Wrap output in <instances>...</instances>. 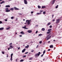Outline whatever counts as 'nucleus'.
Returning <instances> with one entry per match:
<instances>
[{"label":"nucleus","instance_id":"13d9d810","mask_svg":"<svg viewBox=\"0 0 62 62\" xmlns=\"http://www.w3.org/2000/svg\"><path fill=\"white\" fill-rule=\"evenodd\" d=\"M18 60V59H17L16 60V61H17Z\"/></svg>","mask_w":62,"mask_h":62},{"label":"nucleus","instance_id":"a878e982","mask_svg":"<svg viewBox=\"0 0 62 62\" xmlns=\"http://www.w3.org/2000/svg\"><path fill=\"white\" fill-rule=\"evenodd\" d=\"M23 61H24V60H23V59H22L20 61V62H23Z\"/></svg>","mask_w":62,"mask_h":62},{"label":"nucleus","instance_id":"0e129e2a","mask_svg":"<svg viewBox=\"0 0 62 62\" xmlns=\"http://www.w3.org/2000/svg\"><path fill=\"white\" fill-rule=\"evenodd\" d=\"M26 23H25L24 24H26Z\"/></svg>","mask_w":62,"mask_h":62},{"label":"nucleus","instance_id":"72a5a7b5","mask_svg":"<svg viewBox=\"0 0 62 62\" xmlns=\"http://www.w3.org/2000/svg\"><path fill=\"white\" fill-rule=\"evenodd\" d=\"M42 43V41H40L39 42V43H40V44H41V43Z\"/></svg>","mask_w":62,"mask_h":62},{"label":"nucleus","instance_id":"49530a36","mask_svg":"<svg viewBox=\"0 0 62 62\" xmlns=\"http://www.w3.org/2000/svg\"><path fill=\"white\" fill-rule=\"evenodd\" d=\"M33 11H32L31 12V14H33Z\"/></svg>","mask_w":62,"mask_h":62},{"label":"nucleus","instance_id":"052dcab7","mask_svg":"<svg viewBox=\"0 0 62 62\" xmlns=\"http://www.w3.org/2000/svg\"><path fill=\"white\" fill-rule=\"evenodd\" d=\"M32 58H30V60H31L32 59Z\"/></svg>","mask_w":62,"mask_h":62},{"label":"nucleus","instance_id":"a19ab883","mask_svg":"<svg viewBox=\"0 0 62 62\" xmlns=\"http://www.w3.org/2000/svg\"><path fill=\"white\" fill-rule=\"evenodd\" d=\"M26 57V55H25L24 56H23V57Z\"/></svg>","mask_w":62,"mask_h":62},{"label":"nucleus","instance_id":"423d86ee","mask_svg":"<svg viewBox=\"0 0 62 62\" xmlns=\"http://www.w3.org/2000/svg\"><path fill=\"white\" fill-rule=\"evenodd\" d=\"M60 21V19H58L57 20V21L56 23H59V22Z\"/></svg>","mask_w":62,"mask_h":62},{"label":"nucleus","instance_id":"5fc2aeb1","mask_svg":"<svg viewBox=\"0 0 62 62\" xmlns=\"http://www.w3.org/2000/svg\"><path fill=\"white\" fill-rule=\"evenodd\" d=\"M19 36L20 37H22V35H19Z\"/></svg>","mask_w":62,"mask_h":62},{"label":"nucleus","instance_id":"79ce46f5","mask_svg":"<svg viewBox=\"0 0 62 62\" xmlns=\"http://www.w3.org/2000/svg\"><path fill=\"white\" fill-rule=\"evenodd\" d=\"M38 31H36V34H37V33H38Z\"/></svg>","mask_w":62,"mask_h":62},{"label":"nucleus","instance_id":"39448f33","mask_svg":"<svg viewBox=\"0 0 62 62\" xmlns=\"http://www.w3.org/2000/svg\"><path fill=\"white\" fill-rule=\"evenodd\" d=\"M24 3L25 4H26V5H27V2L26 0H24Z\"/></svg>","mask_w":62,"mask_h":62},{"label":"nucleus","instance_id":"f03ea898","mask_svg":"<svg viewBox=\"0 0 62 62\" xmlns=\"http://www.w3.org/2000/svg\"><path fill=\"white\" fill-rule=\"evenodd\" d=\"M6 12H10V10H8V8H5Z\"/></svg>","mask_w":62,"mask_h":62},{"label":"nucleus","instance_id":"4be33fe9","mask_svg":"<svg viewBox=\"0 0 62 62\" xmlns=\"http://www.w3.org/2000/svg\"><path fill=\"white\" fill-rule=\"evenodd\" d=\"M42 31H45V29L44 28H42Z\"/></svg>","mask_w":62,"mask_h":62},{"label":"nucleus","instance_id":"338daca9","mask_svg":"<svg viewBox=\"0 0 62 62\" xmlns=\"http://www.w3.org/2000/svg\"><path fill=\"white\" fill-rule=\"evenodd\" d=\"M45 60V59H43V60L44 61Z\"/></svg>","mask_w":62,"mask_h":62},{"label":"nucleus","instance_id":"1a4fd4ad","mask_svg":"<svg viewBox=\"0 0 62 62\" xmlns=\"http://www.w3.org/2000/svg\"><path fill=\"white\" fill-rule=\"evenodd\" d=\"M56 0H54L52 2V4H54V2H55V1Z\"/></svg>","mask_w":62,"mask_h":62},{"label":"nucleus","instance_id":"f3484780","mask_svg":"<svg viewBox=\"0 0 62 62\" xmlns=\"http://www.w3.org/2000/svg\"><path fill=\"white\" fill-rule=\"evenodd\" d=\"M10 9L11 10H12V11H13V10H14V8H11Z\"/></svg>","mask_w":62,"mask_h":62},{"label":"nucleus","instance_id":"8fccbe9b","mask_svg":"<svg viewBox=\"0 0 62 62\" xmlns=\"http://www.w3.org/2000/svg\"><path fill=\"white\" fill-rule=\"evenodd\" d=\"M39 46V45H37V46L36 47V48H38V47Z\"/></svg>","mask_w":62,"mask_h":62},{"label":"nucleus","instance_id":"a211bd4d","mask_svg":"<svg viewBox=\"0 0 62 62\" xmlns=\"http://www.w3.org/2000/svg\"><path fill=\"white\" fill-rule=\"evenodd\" d=\"M41 14V13H37V15H39V14Z\"/></svg>","mask_w":62,"mask_h":62},{"label":"nucleus","instance_id":"dca6fc26","mask_svg":"<svg viewBox=\"0 0 62 62\" xmlns=\"http://www.w3.org/2000/svg\"><path fill=\"white\" fill-rule=\"evenodd\" d=\"M5 7L6 8H9L10 7V6L9 5H6L5 6Z\"/></svg>","mask_w":62,"mask_h":62},{"label":"nucleus","instance_id":"c756f323","mask_svg":"<svg viewBox=\"0 0 62 62\" xmlns=\"http://www.w3.org/2000/svg\"><path fill=\"white\" fill-rule=\"evenodd\" d=\"M14 18V17L13 16H12L11 17V19H12V20Z\"/></svg>","mask_w":62,"mask_h":62},{"label":"nucleus","instance_id":"f704fd0d","mask_svg":"<svg viewBox=\"0 0 62 62\" xmlns=\"http://www.w3.org/2000/svg\"><path fill=\"white\" fill-rule=\"evenodd\" d=\"M18 14L19 15H22V14L21 13H18Z\"/></svg>","mask_w":62,"mask_h":62},{"label":"nucleus","instance_id":"e433bc0d","mask_svg":"<svg viewBox=\"0 0 62 62\" xmlns=\"http://www.w3.org/2000/svg\"><path fill=\"white\" fill-rule=\"evenodd\" d=\"M40 12H43V10H40Z\"/></svg>","mask_w":62,"mask_h":62},{"label":"nucleus","instance_id":"393cba45","mask_svg":"<svg viewBox=\"0 0 62 62\" xmlns=\"http://www.w3.org/2000/svg\"><path fill=\"white\" fill-rule=\"evenodd\" d=\"M45 53V50H44L43 52V54H44Z\"/></svg>","mask_w":62,"mask_h":62},{"label":"nucleus","instance_id":"7ed1b4c3","mask_svg":"<svg viewBox=\"0 0 62 62\" xmlns=\"http://www.w3.org/2000/svg\"><path fill=\"white\" fill-rule=\"evenodd\" d=\"M26 22H28L27 23V24H28V25L30 24V21L29 20H26Z\"/></svg>","mask_w":62,"mask_h":62},{"label":"nucleus","instance_id":"4468645a","mask_svg":"<svg viewBox=\"0 0 62 62\" xmlns=\"http://www.w3.org/2000/svg\"><path fill=\"white\" fill-rule=\"evenodd\" d=\"M21 34H23V35H24V33L23 31H21L20 32Z\"/></svg>","mask_w":62,"mask_h":62},{"label":"nucleus","instance_id":"6e6d98bb","mask_svg":"<svg viewBox=\"0 0 62 62\" xmlns=\"http://www.w3.org/2000/svg\"><path fill=\"white\" fill-rule=\"evenodd\" d=\"M54 21H55V20L54 19L52 20L53 22H54Z\"/></svg>","mask_w":62,"mask_h":62},{"label":"nucleus","instance_id":"37998d69","mask_svg":"<svg viewBox=\"0 0 62 62\" xmlns=\"http://www.w3.org/2000/svg\"><path fill=\"white\" fill-rule=\"evenodd\" d=\"M7 21H8V20L7 19H6L5 20V22H7Z\"/></svg>","mask_w":62,"mask_h":62},{"label":"nucleus","instance_id":"2eb2a0df","mask_svg":"<svg viewBox=\"0 0 62 62\" xmlns=\"http://www.w3.org/2000/svg\"><path fill=\"white\" fill-rule=\"evenodd\" d=\"M4 29V27L1 28H0V30H2Z\"/></svg>","mask_w":62,"mask_h":62},{"label":"nucleus","instance_id":"2f4dec72","mask_svg":"<svg viewBox=\"0 0 62 62\" xmlns=\"http://www.w3.org/2000/svg\"><path fill=\"white\" fill-rule=\"evenodd\" d=\"M45 8V6H42V8Z\"/></svg>","mask_w":62,"mask_h":62},{"label":"nucleus","instance_id":"c03bdc74","mask_svg":"<svg viewBox=\"0 0 62 62\" xmlns=\"http://www.w3.org/2000/svg\"><path fill=\"white\" fill-rule=\"evenodd\" d=\"M28 53V52H27L25 53V54H27Z\"/></svg>","mask_w":62,"mask_h":62},{"label":"nucleus","instance_id":"9b49d317","mask_svg":"<svg viewBox=\"0 0 62 62\" xmlns=\"http://www.w3.org/2000/svg\"><path fill=\"white\" fill-rule=\"evenodd\" d=\"M49 47H50V48H53L54 47V46H53V45H52L50 46Z\"/></svg>","mask_w":62,"mask_h":62},{"label":"nucleus","instance_id":"b1692460","mask_svg":"<svg viewBox=\"0 0 62 62\" xmlns=\"http://www.w3.org/2000/svg\"><path fill=\"white\" fill-rule=\"evenodd\" d=\"M38 7L39 8H41V7L39 6H38Z\"/></svg>","mask_w":62,"mask_h":62},{"label":"nucleus","instance_id":"09e8293b","mask_svg":"<svg viewBox=\"0 0 62 62\" xmlns=\"http://www.w3.org/2000/svg\"><path fill=\"white\" fill-rule=\"evenodd\" d=\"M43 55H44V54H42V55H41V57H42V56H43Z\"/></svg>","mask_w":62,"mask_h":62},{"label":"nucleus","instance_id":"bb28decb","mask_svg":"<svg viewBox=\"0 0 62 62\" xmlns=\"http://www.w3.org/2000/svg\"><path fill=\"white\" fill-rule=\"evenodd\" d=\"M58 7V5H57L56 6L55 8H57Z\"/></svg>","mask_w":62,"mask_h":62},{"label":"nucleus","instance_id":"cd10ccee","mask_svg":"<svg viewBox=\"0 0 62 62\" xmlns=\"http://www.w3.org/2000/svg\"><path fill=\"white\" fill-rule=\"evenodd\" d=\"M51 35V34H49L48 35H47V37H49V36H50Z\"/></svg>","mask_w":62,"mask_h":62},{"label":"nucleus","instance_id":"bf43d9fd","mask_svg":"<svg viewBox=\"0 0 62 62\" xmlns=\"http://www.w3.org/2000/svg\"><path fill=\"white\" fill-rule=\"evenodd\" d=\"M7 57H8V54H7Z\"/></svg>","mask_w":62,"mask_h":62},{"label":"nucleus","instance_id":"de8ad7c7","mask_svg":"<svg viewBox=\"0 0 62 62\" xmlns=\"http://www.w3.org/2000/svg\"><path fill=\"white\" fill-rule=\"evenodd\" d=\"M9 29V28H6V29L7 30Z\"/></svg>","mask_w":62,"mask_h":62},{"label":"nucleus","instance_id":"7c9ffc66","mask_svg":"<svg viewBox=\"0 0 62 62\" xmlns=\"http://www.w3.org/2000/svg\"><path fill=\"white\" fill-rule=\"evenodd\" d=\"M9 47H11V48H13V47L12 46H10Z\"/></svg>","mask_w":62,"mask_h":62},{"label":"nucleus","instance_id":"ea45409f","mask_svg":"<svg viewBox=\"0 0 62 62\" xmlns=\"http://www.w3.org/2000/svg\"><path fill=\"white\" fill-rule=\"evenodd\" d=\"M49 27L50 28H52V25H50V26H49Z\"/></svg>","mask_w":62,"mask_h":62},{"label":"nucleus","instance_id":"680f3d73","mask_svg":"<svg viewBox=\"0 0 62 62\" xmlns=\"http://www.w3.org/2000/svg\"><path fill=\"white\" fill-rule=\"evenodd\" d=\"M16 20H18V18H16Z\"/></svg>","mask_w":62,"mask_h":62},{"label":"nucleus","instance_id":"473e14b6","mask_svg":"<svg viewBox=\"0 0 62 62\" xmlns=\"http://www.w3.org/2000/svg\"><path fill=\"white\" fill-rule=\"evenodd\" d=\"M29 47V46L27 45V46L26 47V48H28Z\"/></svg>","mask_w":62,"mask_h":62},{"label":"nucleus","instance_id":"f8f14e48","mask_svg":"<svg viewBox=\"0 0 62 62\" xmlns=\"http://www.w3.org/2000/svg\"><path fill=\"white\" fill-rule=\"evenodd\" d=\"M28 33H31V32H32V31L31 30H28Z\"/></svg>","mask_w":62,"mask_h":62},{"label":"nucleus","instance_id":"6ab92c4d","mask_svg":"<svg viewBox=\"0 0 62 62\" xmlns=\"http://www.w3.org/2000/svg\"><path fill=\"white\" fill-rule=\"evenodd\" d=\"M50 32H51V31H49L47 32L46 33L47 34H50Z\"/></svg>","mask_w":62,"mask_h":62},{"label":"nucleus","instance_id":"c85d7f7f","mask_svg":"<svg viewBox=\"0 0 62 62\" xmlns=\"http://www.w3.org/2000/svg\"><path fill=\"white\" fill-rule=\"evenodd\" d=\"M46 13V12L44 11L43 12V13L44 14V15H45V14Z\"/></svg>","mask_w":62,"mask_h":62},{"label":"nucleus","instance_id":"aec40b11","mask_svg":"<svg viewBox=\"0 0 62 62\" xmlns=\"http://www.w3.org/2000/svg\"><path fill=\"white\" fill-rule=\"evenodd\" d=\"M4 2H5V1H2L1 2V3H0V4H3V3H4Z\"/></svg>","mask_w":62,"mask_h":62},{"label":"nucleus","instance_id":"412c9836","mask_svg":"<svg viewBox=\"0 0 62 62\" xmlns=\"http://www.w3.org/2000/svg\"><path fill=\"white\" fill-rule=\"evenodd\" d=\"M51 30H52V29H48L47 30L48 31H51Z\"/></svg>","mask_w":62,"mask_h":62},{"label":"nucleus","instance_id":"20e7f679","mask_svg":"<svg viewBox=\"0 0 62 62\" xmlns=\"http://www.w3.org/2000/svg\"><path fill=\"white\" fill-rule=\"evenodd\" d=\"M13 54L12 53L11 55V58L10 59V60H11V61H12V56Z\"/></svg>","mask_w":62,"mask_h":62},{"label":"nucleus","instance_id":"603ef678","mask_svg":"<svg viewBox=\"0 0 62 62\" xmlns=\"http://www.w3.org/2000/svg\"><path fill=\"white\" fill-rule=\"evenodd\" d=\"M8 49V50H9V49H10V47H9Z\"/></svg>","mask_w":62,"mask_h":62},{"label":"nucleus","instance_id":"0eeeda50","mask_svg":"<svg viewBox=\"0 0 62 62\" xmlns=\"http://www.w3.org/2000/svg\"><path fill=\"white\" fill-rule=\"evenodd\" d=\"M26 25H25V26L24 27H22V28H24L25 29H28V28H26Z\"/></svg>","mask_w":62,"mask_h":62},{"label":"nucleus","instance_id":"4d7b16f0","mask_svg":"<svg viewBox=\"0 0 62 62\" xmlns=\"http://www.w3.org/2000/svg\"><path fill=\"white\" fill-rule=\"evenodd\" d=\"M48 51H50V49H49L48 50Z\"/></svg>","mask_w":62,"mask_h":62},{"label":"nucleus","instance_id":"774afa93","mask_svg":"<svg viewBox=\"0 0 62 62\" xmlns=\"http://www.w3.org/2000/svg\"><path fill=\"white\" fill-rule=\"evenodd\" d=\"M23 21H25V19H24L23 20Z\"/></svg>","mask_w":62,"mask_h":62},{"label":"nucleus","instance_id":"a18cd8bd","mask_svg":"<svg viewBox=\"0 0 62 62\" xmlns=\"http://www.w3.org/2000/svg\"><path fill=\"white\" fill-rule=\"evenodd\" d=\"M12 43H10V44H9V45H12Z\"/></svg>","mask_w":62,"mask_h":62},{"label":"nucleus","instance_id":"3c124183","mask_svg":"<svg viewBox=\"0 0 62 62\" xmlns=\"http://www.w3.org/2000/svg\"><path fill=\"white\" fill-rule=\"evenodd\" d=\"M20 49V47H19L18 48V50H19Z\"/></svg>","mask_w":62,"mask_h":62},{"label":"nucleus","instance_id":"ddd939ff","mask_svg":"<svg viewBox=\"0 0 62 62\" xmlns=\"http://www.w3.org/2000/svg\"><path fill=\"white\" fill-rule=\"evenodd\" d=\"M25 50H26L25 48V49H24L22 51V53H24V51H25Z\"/></svg>","mask_w":62,"mask_h":62},{"label":"nucleus","instance_id":"6e6552de","mask_svg":"<svg viewBox=\"0 0 62 62\" xmlns=\"http://www.w3.org/2000/svg\"><path fill=\"white\" fill-rule=\"evenodd\" d=\"M14 8L15 10H19V9L16 8V7H14Z\"/></svg>","mask_w":62,"mask_h":62},{"label":"nucleus","instance_id":"4c0bfd02","mask_svg":"<svg viewBox=\"0 0 62 62\" xmlns=\"http://www.w3.org/2000/svg\"><path fill=\"white\" fill-rule=\"evenodd\" d=\"M41 35H42V34H39L38 36H41Z\"/></svg>","mask_w":62,"mask_h":62},{"label":"nucleus","instance_id":"e2e57ef3","mask_svg":"<svg viewBox=\"0 0 62 62\" xmlns=\"http://www.w3.org/2000/svg\"><path fill=\"white\" fill-rule=\"evenodd\" d=\"M50 41H49L48 42V43H50Z\"/></svg>","mask_w":62,"mask_h":62},{"label":"nucleus","instance_id":"864d4df0","mask_svg":"<svg viewBox=\"0 0 62 62\" xmlns=\"http://www.w3.org/2000/svg\"><path fill=\"white\" fill-rule=\"evenodd\" d=\"M31 52H34V50H31Z\"/></svg>","mask_w":62,"mask_h":62},{"label":"nucleus","instance_id":"c9c22d12","mask_svg":"<svg viewBox=\"0 0 62 62\" xmlns=\"http://www.w3.org/2000/svg\"><path fill=\"white\" fill-rule=\"evenodd\" d=\"M1 52L2 53V54H5V52H4L2 51V52Z\"/></svg>","mask_w":62,"mask_h":62},{"label":"nucleus","instance_id":"5701e85b","mask_svg":"<svg viewBox=\"0 0 62 62\" xmlns=\"http://www.w3.org/2000/svg\"><path fill=\"white\" fill-rule=\"evenodd\" d=\"M50 24H51V23L49 22V23H48L47 24V25H50Z\"/></svg>","mask_w":62,"mask_h":62},{"label":"nucleus","instance_id":"69168bd1","mask_svg":"<svg viewBox=\"0 0 62 62\" xmlns=\"http://www.w3.org/2000/svg\"><path fill=\"white\" fill-rule=\"evenodd\" d=\"M54 15H53L52 16V17H54Z\"/></svg>","mask_w":62,"mask_h":62},{"label":"nucleus","instance_id":"f257e3e1","mask_svg":"<svg viewBox=\"0 0 62 62\" xmlns=\"http://www.w3.org/2000/svg\"><path fill=\"white\" fill-rule=\"evenodd\" d=\"M40 52H39L38 54H36L35 55V57L36 58V57H38V56H39V55H40Z\"/></svg>","mask_w":62,"mask_h":62},{"label":"nucleus","instance_id":"58836bf2","mask_svg":"<svg viewBox=\"0 0 62 62\" xmlns=\"http://www.w3.org/2000/svg\"><path fill=\"white\" fill-rule=\"evenodd\" d=\"M1 23H2V21H0V24H1Z\"/></svg>","mask_w":62,"mask_h":62},{"label":"nucleus","instance_id":"9d476101","mask_svg":"<svg viewBox=\"0 0 62 62\" xmlns=\"http://www.w3.org/2000/svg\"><path fill=\"white\" fill-rule=\"evenodd\" d=\"M51 37V36H50L49 37H48L47 38V40H48V39H50V38Z\"/></svg>","mask_w":62,"mask_h":62}]
</instances>
